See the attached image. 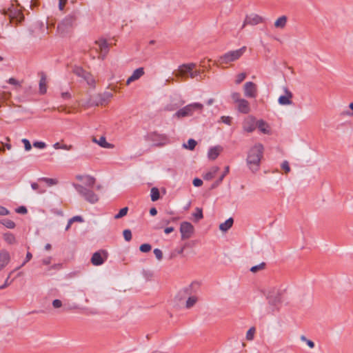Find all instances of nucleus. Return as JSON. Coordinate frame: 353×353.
I'll list each match as a JSON object with an SVG mask.
<instances>
[{"label":"nucleus","mask_w":353,"mask_h":353,"mask_svg":"<svg viewBox=\"0 0 353 353\" xmlns=\"http://www.w3.org/2000/svg\"><path fill=\"white\" fill-rule=\"evenodd\" d=\"M2 224L9 229H12L15 227L14 222L10 219L3 220Z\"/></svg>","instance_id":"nucleus-39"},{"label":"nucleus","mask_w":353,"mask_h":353,"mask_svg":"<svg viewBox=\"0 0 353 353\" xmlns=\"http://www.w3.org/2000/svg\"><path fill=\"white\" fill-rule=\"evenodd\" d=\"M150 214L152 215V216H155L157 214V210L155 208H152L150 210Z\"/></svg>","instance_id":"nucleus-63"},{"label":"nucleus","mask_w":353,"mask_h":353,"mask_svg":"<svg viewBox=\"0 0 353 353\" xmlns=\"http://www.w3.org/2000/svg\"><path fill=\"white\" fill-rule=\"evenodd\" d=\"M196 141L192 139L188 140V145L184 144V147L185 148H188L191 150H194V148L196 147Z\"/></svg>","instance_id":"nucleus-37"},{"label":"nucleus","mask_w":353,"mask_h":353,"mask_svg":"<svg viewBox=\"0 0 353 353\" xmlns=\"http://www.w3.org/2000/svg\"><path fill=\"white\" fill-rule=\"evenodd\" d=\"M301 339L303 341H305L307 345L310 347L313 348L314 347V343L313 341L310 340H307L305 336H301Z\"/></svg>","instance_id":"nucleus-52"},{"label":"nucleus","mask_w":353,"mask_h":353,"mask_svg":"<svg viewBox=\"0 0 353 353\" xmlns=\"http://www.w3.org/2000/svg\"><path fill=\"white\" fill-rule=\"evenodd\" d=\"M54 148L55 149H63V150H70L72 149V145H61L59 143H56L54 145Z\"/></svg>","instance_id":"nucleus-42"},{"label":"nucleus","mask_w":353,"mask_h":353,"mask_svg":"<svg viewBox=\"0 0 353 353\" xmlns=\"http://www.w3.org/2000/svg\"><path fill=\"white\" fill-rule=\"evenodd\" d=\"M73 72L77 76L83 79L89 85L94 86L95 79L89 72L83 70L81 67L74 68Z\"/></svg>","instance_id":"nucleus-8"},{"label":"nucleus","mask_w":353,"mask_h":353,"mask_svg":"<svg viewBox=\"0 0 353 353\" xmlns=\"http://www.w3.org/2000/svg\"><path fill=\"white\" fill-rule=\"evenodd\" d=\"M203 109V105L200 103H190L178 110L174 114V117L179 119L185 117H191L193 116L195 112L201 113Z\"/></svg>","instance_id":"nucleus-4"},{"label":"nucleus","mask_w":353,"mask_h":353,"mask_svg":"<svg viewBox=\"0 0 353 353\" xmlns=\"http://www.w3.org/2000/svg\"><path fill=\"white\" fill-rule=\"evenodd\" d=\"M223 148L217 145L210 149L208 152V158L211 160H215L222 152Z\"/></svg>","instance_id":"nucleus-23"},{"label":"nucleus","mask_w":353,"mask_h":353,"mask_svg":"<svg viewBox=\"0 0 353 353\" xmlns=\"http://www.w3.org/2000/svg\"><path fill=\"white\" fill-rule=\"evenodd\" d=\"M110 88L114 92H118L119 90V88L117 85H110Z\"/></svg>","instance_id":"nucleus-64"},{"label":"nucleus","mask_w":353,"mask_h":353,"mask_svg":"<svg viewBox=\"0 0 353 353\" xmlns=\"http://www.w3.org/2000/svg\"><path fill=\"white\" fill-rule=\"evenodd\" d=\"M247 77V74L245 72H241L236 75L235 77V83L240 84L242 81L245 80Z\"/></svg>","instance_id":"nucleus-34"},{"label":"nucleus","mask_w":353,"mask_h":353,"mask_svg":"<svg viewBox=\"0 0 353 353\" xmlns=\"http://www.w3.org/2000/svg\"><path fill=\"white\" fill-rule=\"evenodd\" d=\"M246 46H243L238 50L229 51L221 56L216 61H214V64L221 68H228L232 62L239 60L246 52Z\"/></svg>","instance_id":"nucleus-3"},{"label":"nucleus","mask_w":353,"mask_h":353,"mask_svg":"<svg viewBox=\"0 0 353 353\" xmlns=\"http://www.w3.org/2000/svg\"><path fill=\"white\" fill-rule=\"evenodd\" d=\"M9 214L8 210L2 206H0V215H7Z\"/></svg>","instance_id":"nucleus-59"},{"label":"nucleus","mask_w":353,"mask_h":353,"mask_svg":"<svg viewBox=\"0 0 353 353\" xmlns=\"http://www.w3.org/2000/svg\"><path fill=\"white\" fill-rule=\"evenodd\" d=\"M198 300V296L195 295L190 296L186 301L185 307L188 309L192 307L197 303Z\"/></svg>","instance_id":"nucleus-29"},{"label":"nucleus","mask_w":353,"mask_h":353,"mask_svg":"<svg viewBox=\"0 0 353 353\" xmlns=\"http://www.w3.org/2000/svg\"><path fill=\"white\" fill-rule=\"evenodd\" d=\"M221 121L223 123L230 125L232 123V117L228 116H223L221 117Z\"/></svg>","instance_id":"nucleus-49"},{"label":"nucleus","mask_w":353,"mask_h":353,"mask_svg":"<svg viewBox=\"0 0 353 353\" xmlns=\"http://www.w3.org/2000/svg\"><path fill=\"white\" fill-rule=\"evenodd\" d=\"M180 232L182 240L189 239L194 233V228L190 222L183 221L180 225Z\"/></svg>","instance_id":"nucleus-7"},{"label":"nucleus","mask_w":353,"mask_h":353,"mask_svg":"<svg viewBox=\"0 0 353 353\" xmlns=\"http://www.w3.org/2000/svg\"><path fill=\"white\" fill-rule=\"evenodd\" d=\"M151 249L152 246L148 243L142 244L139 248L140 251L142 252H148L151 250Z\"/></svg>","instance_id":"nucleus-41"},{"label":"nucleus","mask_w":353,"mask_h":353,"mask_svg":"<svg viewBox=\"0 0 353 353\" xmlns=\"http://www.w3.org/2000/svg\"><path fill=\"white\" fill-rule=\"evenodd\" d=\"M5 242L8 245H14L17 243L15 236L11 232H6L3 234Z\"/></svg>","instance_id":"nucleus-26"},{"label":"nucleus","mask_w":353,"mask_h":353,"mask_svg":"<svg viewBox=\"0 0 353 353\" xmlns=\"http://www.w3.org/2000/svg\"><path fill=\"white\" fill-rule=\"evenodd\" d=\"M284 92L285 95L279 97V103L283 105H291L293 97L292 93L288 88H285Z\"/></svg>","instance_id":"nucleus-16"},{"label":"nucleus","mask_w":353,"mask_h":353,"mask_svg":"<svg viewBox=\"0 0 353 353\" xmlns=\"http://www.w3.org/2000/svg\"><path fill=\"white\" fill-rule=\"evenodd\" d=\"M231 97L236 103L243 99L241 98V94L239 92H233L231 95Z\"/></svg>","instance_id":"nucleus-44"},{"label":"nucleus","mask_w":353,"mask_h":353,"mask_svg":"<svg viewBox=\"0 0 353 353\" xmlns=\"http://www.w3.org/2000/svg\"><path fill=\"white\" fill-rule=\"evenodd\" d=\"M219 170V167L214 166L211 168L208 172L203 174V178L206 181L212 180L216 176Z\"/></svg>","instance_id":"nucleus-22"},{"label":"nucleus","mask_w":353,"mask_h":353,"mask_svg":"<svg viewBox=\"0 0 353 353\" xmlns=\"http://www.w3.org/2000/svg\"><path fill=\"white\" fill-rule=\"evenodd\" d=\"M76 18L74 16H68L62 22L61 24L58 26V29H61V26H73L75 24Z\"/></svg>","instance_id":"nucleus-24"},{"label":"nucleus","mask_w":353,"mask_h":353,"mask_svg":"<svg viewBox=\"0 0 353 353\" xmlns=\"http://www.w3.org/2000/svg\"><path fill=\"white\" fill-rule=\"evenodd\" d=\"M160 197L159 190L157 188H152L151 189V200L152 201H157Z\"/></svg>","instance_id":"nucleus-33"},{"label":"nucleus","mask_w":353,"mask_h":353,"mask_svg":"<svg viewBox=\"0 0 353 353\" xmlns=\"http://www.w3.org/2000/svg\"><path fill=\"white\" fill-rule=\"evenodd\" d=\"M8 83L10 84H12V85H14L21 86L20 83L16 79H14V78L9 79Z\"/></svg>","instance_id":"nucleus-57"},{"label":"nucleus","mask_w":353,"mask_h":353,"mask_svg":"<svg viewBox=\"0 0 353 353\" xmlns=\"http://www.w3.org/2000/svg\"><path fill=\"white\" fill-rule=\"evenodd\" d=\"M145 74L143 68H139L136 69L132 74L127 79L125 84L129 85L131 83L139 80Z\"/></svg>","instance_id":"nucleus-17"},{"label":"nucleus","mask_w":353,"mask_h":353,"mask_svg":"<svg viewBox=\"0 0 353 353\" xmlns=\"http://www.w3.org/2000/svg\"><path fill=\"white\" fill-rule=\"evenodd\" d=\"M52 306L54 308H59L62 306V302L59 299H55L52 301Z\"/></svg>","instance_id":"nucleus-55"},{"label":"nucleus","mask_w":353,"mask_h":353,"mask_svg":"<svg viewBox=\"0 0 353 353\" xmlns=\"http://www.w3.org/2000/svg\"><path fill=\"white\" fill-rule=\"evenodd\" d=\"M75 221L82 222L83 219L81 218V216H74L73 218L70 219V221H68V225L66 227V230H68L70 228L71 225Z\"/></svg>","instance_id":"nucleus-38"},{"label":"nucleus","mask_w":353,"mask_h":353,"mask_svg":"<svg viewBox=\"0 0 353 353\" xmlns=\"http://www.w3.org/2000/svg\"><path fill=\"white\" fill-rule=\"evenodd\" d=\"M264 21V19L262 17L258 14H252L250 16L246 17L243 27L245 25H252L255 26L259 23H261Z\"/></svg>","instance_id":"nucleus-14"},{"label":"nucleus","mask_w":353,"mask_h":353,"mask_svg":"<svg viewBox=\"0 0 353 353\" xmlns=\"http://www.w3.org/2000/svg\"><path fill=\"white\" fill-rule=\"evenodd\" d=\"M61 97L63 99H68L70 98L71 95L68 92H65L61 93Z\"/></svg>","instance_id":"nucleus-60"},{"label":"nucleus","mask_w":353,"mask_h":353,"mask_svg":"<svg viewBox=\"0 0 353 353\" xmlns=\"http://www.w3.org/2000/svg\"><path fill=\"white\" fill-rule=\"evenodd\" d=\"M32 258V255L30 252H28L27 254H26V260L23 263V264L19 267L17 270H19L20 269L22 266H23L27 262H28L29 261L31 260V259Z\"/></svg>","instance_id":"nucleus-54"},{"label":"nucleus","mask_w":353,"mask_h":353,"mask_svg":"<svg viewBox=\"0 0 353 353\" xmlns=\"http://www.w3.org/2000/svg\"><path fill=\"white\" fill-rule=\"evenodd\" d=\"M77 191L89 203H95L99 201L98 196L91 190L82 185L74 184Z\"/></svg>","instance_id":"nucleus-6"},{"label":"nucleus","mask_w":353,"mask_h":353,"mask_svg":"<svg viewBox=\"0 0 353 353\" xmlns=\"http://www.w3.org/2000/svg\"><path fill=\"white\" fill-rule=\"evenodd\" d=\"M51 262V258L50 257H48L46 259H44L43 261H42V263L44 265H49Z\"/></svg>","instance_id":"nucleus-62"},{"label":"nucleus","mask_w":353,"mask_h":353,"mask_svg":"<svg viewBox=\"0 0 353 353\" xmlns=\"http://www.w3.org/2000/svg\"><path fill=\"white\" fill-rule=\"evenodd\" d=\"M22 142L24 144V148L26 151H29L31 150L32 146L30 141L28 139H22Z\"/></svg>","instance_id":"nucleus-51"},{"label":"nucleus","mask_w":353,"mask_h":353,"mask_svg":"<svg viewBox=\"0 0 353 353\" xmlns=\"http://www.w3.org/2000/svg\"><path fill=\"white\" fill-rule=\"evenodd\" d=\"M193 216L195 218V219L196 220H201L203 219V212H202V210L201 208H197L196 209V212L193 214Z\"/></svg>","instance_id":"nucleus-40"},{"label":"nucleus","mask_w":353,"mask_h":353,"mask_svg":"<svg viewBox=\"0 0 353 353\" xmlns=\"http://www.w3.org/2000/svg\"><path fill=\"white\" fill-rule=\"evenodd\" d=\"M233 222V219L230 218L224 223L220 224L219 229L223 232H226L232 226Z\"/></svg>","instance_id":"nucleus-28"},{"label":"nucleus","mask_w":353,"mask_h":353,"mask_svg":"<svg viewBox=\"0 0 353 353\" xmlns=\"http://www.w3.org/2000/svg\"><path fill=\"white\" fill-rule=\"evenodd\" d=\"M40 182H44L48 186H52L57 184L58 181L55 179L41 178L39 179Z\"/></svg>","instance_id":"nucleus-32"},{"label":"nucleus","mask_w":353,"mask_h":353,"mask_svg":"<svg viewBox=\"0 0 353 353\" xmlns=\"http://www.w3.org/2000/svg\"><path fill=\"white\" fill-rule=\"evenodd\" d=\"M237 109L241 113L248 114L250 110L249 102L243 99L237 103Z\"/></svg>","instance_id":"nucleus-20"},{"label":"nucleus","mask_w":353,"mask_h":353,"mask_svg":"<svg viewBox=\"0 0 353 353\" xmlns=\"http://www.w3.org/2000/svg\"><path fill=\"white\" fill-rule=\"evenodd\" d=\"M268 299H269V303L271 305H274L276 308L279 307V306L281 305V303L282 301V297H281V294H279L276 297H273L272 296L270 295V296H268Z\"/></svg>","instance_id":"nucleus-27"},{"label":"nucleus","mask_w":353,"mask_h":353,"mask_svg":"<svg viewBox=\"0 0 353 353\" xmlns=\"http://www.w3.org/2000/svg\"><path fill=\"white\" fill-rule=\"evenodd\" d=\"M123 234L126 241H130L132 239V232L130 230H125Z\"/></svg>","instance_id":"nucleus-43"},{"label":"nucleus","mask_w":353,"mask_h":353,"mask_svg":"<svg viewBox=\"0 0 353 353\" xmlns=\"http://www.w3.org/2000/svg\"><path fill=\"white\" fill-rule=\"evenodd\" d=\"M67 2H68V0H59V9L61 11H63L64 10Z\"/></svg>","instance_id":"nucleus-53"},{"label":"nucleus","mask_w":353,"mask_h":353,"mask_svg":"<svg viewBox=\"0 0 353 353\" xmlns=\"http://www.w3.org/2000/svg\"><path fill=\"white\" fill-rule=\"evenodd\" d=\"M244 94L248 98H256L258 94V88L256 83L248 81L243 85Z\"/></svg>","instance_id":"nucleus-10"},{"label":"nucleus","mask_w":353,"mask_h":353,"mask_svg":"<svg viewBox=\"0 0 353 353\" xmlns=\"http://www.w3.org/2000/svg\"><path fill=\"white\" fill-rule=\"evenodd\" d=\"M11 97V93L9 92H0V107L1 104L6 102L10 99Z\"/></svg>","instance_id":"nucleus-31"},{"label":"nucleus","mask_w":353,"mask_h":353,"mask_svg":"<svg viewBox=\"0 0 353 353\" xmlns=\"http://www.w3.org/2000/svg\"><path fill=\"white\" fill-rule=\"evenodd\" d=\"M92 141L97 143L102 148H113L114 145L111 143H109L106 141V139L105 137H100L99 139L96 137H93L92 139Z\"/></svg>","instance_id":"nucleus-21"},{"label":"nucleus","mask_w":353,"mask_h":353,"mask_svg":"<svg viewBox=\"0 0 353 353\" xmlns=\"http://www.w3.org/2000/svg\"><path fill=\"white\" fill-rule=\"evenodd\" d=\"M287 17L281 16L275 21L274 26L276 28L283 29L287 24Z\"/></svg>","instance_id":"nucleus-25"},{"label":"nucleus","mask_w":353,"mask_h":353,"mask_svg":"<svg viewBox=\"0 0 353 353\" xmlns=\"http://www.w3.org/2000/svg\"><path fill=\"white\" fill-rule=\"evenodd\" d=\"M33 146L37 148L43 149L46 147V144L42 141H35L33 143Z\"/></svg>","instance_id":"nucleus-50"},{"label":"nucleus","mask_w":353,"mask_h":353,"mask_svg":"<svg viewBox=\"0 0 353 353\" xmlns=\"http://www.w3.org/2000/svg\"><path fill=\"white\" fill-rule=\"evenodd\" d=\"M211 59H203L201 61L199 68H196L195 63H190L183 64L176 70L173 74L176 78V82L186 81L188 78L196 79L197 81L203 80L205 77V71L210 68Z\"/></svg>","instance_id":"nucleus-1"},{"label":"nucleus","mask_w":353,"mask_h":353,"mask_svg":"<svg viewBox=\"0 0 353 353\" xmlns=\"http://www.w3.org/2000/svg\"><path fill=\"white\" fill-rule=\"evenodd\" d=\"M281 168L284 170L285 174H288L290 171V168L287 161L283 162L281 164Z\"/></svg>","instance_id":"nucleus-46"},{"label":"nucleus","mask_w":353,"mask_h":353,"mask_svg":"<svg viewBox=\"0 0 353 353\" xmlns=\"http://www.w3.org/2000/svg\"><path fill=\"white\" fill-rule=\"evenodd\" d=\"M154 254L159 261L163 259V252L161 250L156 248L154 250Z\"/></svg>","instance_id":"nucleus-47"},{"label":"nucleus","mask_w":353,"mask_h":353,"mask_svg":"<svg viewBox=\"0 0 353 353\" xmlns=\"http://www.w3.org/2000/svg\"><path fill=\"white\" fill-rule=\"evenodd\" d=\"M265 264L264 263H261L260 265H256V266H253L250 270L251 272H258L259 270H263L265 267Z\"/></svg>","instance_id":"nucleus-45"},{"label":"nucleus","mask_w":353,"mask_h":353,"mask_svg":"<svg viewBox=\"0 0 353 353\" xmlns=\"http://www.w3.org/2000/svg\"><path fill=\"white\" fill-rule=\"evenodd\" d=\"M31 186L34 190H37L39 193H43L46 191L44 188H40V185L38 183H33Z\"/></svg>","instance_id":"nucleus-48"},{"label":"nucleus","mask_w":353,"mask_h":353,"mask_svg":"<svg viewBox=\"0 0 353 353\" xmlns=\"http://www.w3.org/2000/svg\"><path fill=\"white\" fill-rule=\"evenodd\" d=\"M95 47L94 48L97 53H99L98 58L103 59L108 52V44L104 39H100L95 42Z\"/></svg>","instance_id":"nucleus-9"},{"label":"nucleus","mask_w":353,"mask_h":353,"mask_svg":"<svg viewBox=\"0 0 353 353\" xmlns=\"http://www.w3.org/2000/svg\"><path fill=\"white\" fill-rule=\"evenodd\" d=\"M77 179L81 182V185L87 188H92L95 183V179L90 176H77Z\"/></svg>","instance_id":"nucleus-13"},{"label":"nucleus","mask_w":353,"mask_h":353,"mask_svg":"<svg viewBox=\"0 0 353 353\" xmlns=\"http://www.w3.org/2000/svg\"><path fill=\"white\" fill-rule=\"evenodd\" d=\"M17 212L20 214H26L27 213V209L24 206H21L17 209Z\"/></svg>","instance_id":"nucleus-58"},{"label":"nucleus","mask_w":353,"mask_h":353,"mask_svg":"<svg viewBox=\"0 0 353 353\" xmlns=\"http://www.w3.org/2000/svg\"><path fill=\"white\" fill-rule=\"evenodd\" d=\"M255 332H256V329L254 327H252L251 328H250L246 334V339L248 341L253 340V339L254 337Z\"/></svg>","instance_id":"nucleus-35"},{"label":"nucleus","mask_w":353,"mask_h":353,"mask_svg":"<svg viewBox=\"0 0 353 353\" xmlns=\"http://www.w3.org/2000/svg\"><path fill=\"white\" fill-rule=\"evenodd\" d=\"M128 208L127 207L121 209L118 214L114 216L116 219H119L125 216L128 213Z\"/></svg>","instance_id":"nucleus-36"},{"label":"nucleus","mask_w":353,"mask_h":353,"mask_svg":"<svg viewBox=\"0 0 353 353\" xmlns=\"http://www.w3.org/2000/svg\"><path fill=\"white\" fill-rule=\"evenodd\" d=\"M174 230V229L173 227H168V228H165L164 232L166 234H168L172 232Z\"/></svg>","instance_id":"nucleus-61"},{"label":"nucleus","mask_w":353,"mask_h":353,"mask_svg":"<svg viewBox=\"0 0 353 353\" xmlns=\"http://www.w3.org/2000/svg\"><path fill=\"white\" fill-rule=\"evenodd\" d=\"M242 126L245 132H252L257 127V121L254 117L248 116L243 120Z\"/></svg>","instance_id":"nucleus-11"},{"label":"nucleus","mask_w":353,"mask_h":353,"mask_svg":"<svg viewBox=\"0 0 353 353\" xmlns=\"http://www.w3.org/2000/svg\"><path fill=\"white\" fill-rule=\"evenodd\" d=\"M39 76L40 77L39 92L41 94H44L47 92V85H48L47 77H46V74L43 72H39Z\"/></svg>","instance_id":"nucleus-18"},{"label":"nucleus","mask_w":353,"mask_h":353,"mask_svg":"<svg viewBox=\"0 0 353 353\" xmlns=\"http://www.w3.org/2000/svg\"><path fill=\"white\" fill-rule=\"evenodd\" d=\"M263 146L261 143L254 145L248 152L247 163L252 172H256L260 168L261 161L263 156Z\"/></svg>","instance_id":"nucleus-2"},{"label":"nucleus","mask_w":353,"mask_h":353,"mask_svg":"<svg viewBox=\"0 0 353 353\" xmlns=\"http://www.w3.org/2000/svg\"><path fill=\"white\" fill-rule=\"evenodd\" d=\"M230 167L226 166L225 168L224 172L220 176L219 179L212 185V188H216L218 186L223 180L224 177L229 173Z\"/></svg>","instance_id":"nucleus-30"},{"label":"nucleus","mask_w":353,"mask_h":353,"mask_svg":"<svg viewBox=\"0 0 353 353\" xmlns=\"http://www.w3.org/2000/svg\"><path fill=\"white\" fill-rule=\"evenodd\" d=\"M259 130L265 134H270L271 133V128L269 124L263 120L257 121V127Z\"/></svg>","instance_id":"nucleus-19"},{"label":"nucleus","mask_w":353,"mask_h":353,"mask_svg":"<svg viewBox=\"0 0 353 353\" xmlns=\"http://www.w3.org/2000/svg\"><path fill=\"white\" fill-rule=\"evenodd\" d=\"M203 184V181L201 179L196 178L193 180V185L196 187H200Z\"/></svg>","instance_id":"nucleus-56"},{"label":"nucleus","mask_w":353,"mask_h":353,"mask_svg":"<svg viewBox=\"0 0 353 353\" xmlns=\"http://www.w3.org/2000/svg\"><path fill=\"white\" fill-rule=\"evenodd\" d=\"M108 258V253L105 250H99L93 254L91 258L92 265L98 266L102 265Z\"/></svg>","instance_id":"nucleus-12"},{"label":"nucleus","mask_w":353,"mask_h":353,"mask_svg":"<svg viewBox=\"0 0 353 353\" xmlns=\"http://www.w3.org/2000/svg\"><path fill=\"white\" fill-rule=\"evenodd\" d=\"M145 141L152 142L154 146L161 147L169 143V139L167 135L159 134L157 132L148 133L145 137Z\"/></svg>","instance_id":"nucleus-5"},{"label":"nucleus","mask_w":353,"mask_h":353,"mask_svg":"<svg viewBox=\"0 0 353 353\" xmlns=\"http://www.w3.org/2000/svg\"><path fill=\"white\" fill-rule=\"evenodd\" d=\"M10 254L5 249L0 250V270H3L10 261Z\"/></svg>","instance_id":"nucleus-15"}]
</instances>
